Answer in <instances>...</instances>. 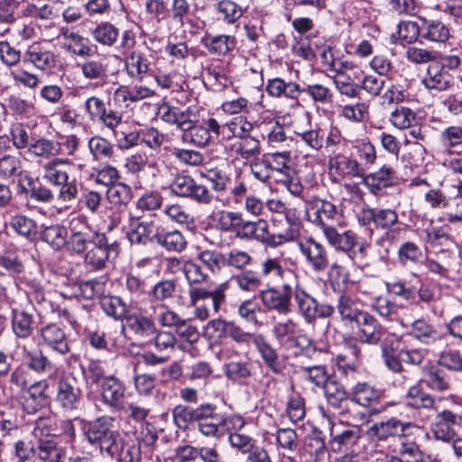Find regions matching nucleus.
<instances>
[{"mask_svg": "<svg viewBox=\"0 0 462 462\" xmlns=\"http://www.w3.org/2000/svg\"><path fill=\"white\" fill-rule=\"evenodd\" d=\"M297 246L306 264L312 271L321 273L329 267V254L323 243L312 236H307L299 239Z\"/></svg>", "mask_w": 462, "mask_h": 462, "instance_id": "nucleus-6", "label": "nucleus"}, {"mask_svg": "<svg viewBox=\"0 0 462 462\" xmlns=\"http://www.w3.org/2000/svg\"><path fill=\"white\" fill-rule=\"evenodd\" d=\"M217 14L226 24H234L243 15L241 6L231 0H220L216 6Z\"/></svg>", "mask_w": 462, "mask_h": 462, "instance_id": "nucleus-53", "label": "nucleus"}, {"mask_svg": "<svg viewBox=\"0 0 462 462\" xmlns=\"http://www.w3.org/2000/svg\"><path fill=\"white\" fill-rule=\"evenodd\" d=\"M67 236V229L60 225L47 226L42 233V239L55 250H59L66 245Z\"/></svg>", "mask_w": 462, "mask_h": 462, "instance_id": "nucleus-54", "label": "nucleus"}, {"mask_svg": "<svg viewBox=\"0 0 462 462\" xmlns=\"http://www.w3.org/2000/svg\"><path fill=\"white\" fill-rule=\"evenodd\" d=\"M328 174L336 183L342 181L346 178H362L365 175V170L356 160L346 154L332 150L328 163Z\"/></svg>", "mask_w": 462, "mask_h": 462, "instance_id": "nucleus-7", "label": "nucleus"}, {"mask_svg": "<svg viewBox=\"0 0 462 462\" xmlns=\"http://www.w3.org/2000/svg\"><path fill=\"white\" fill-rule=\"evenodd\" d=\"M399 340L400 337L397 334L389 332L385 329V334L379 342L384 364L394 373H401L403 371L402 365H401L400 359L395 355Z\"/></svg>", "mask_w": 462, "mask_h": 462, "instance_id": "nucleus-28", "label": "nucleus"}, {"mask_svg": "<svg viewBox=\"0 0 462 462\" xmlns=\"http://www.w3.org/2000/svg\"><path fill=\"white\" fill-rule=\"evenodd\" d=\"M461 417L451 411L444 410L436 415L431 431L436 439L448 442L456 436L455 426L459 424Z\"/></svg>", "mask_w": 462, "mask_h": 462, "instance_id": "nucleus-20", "label": "nucleus"}, {"mask_svg": "<svg viewBox=\"0 0 462 462\" xmlns=\"http://www.w3.org/2000/svg\"><path fill=\"white\" fill-rule=\"evenodd\" d=\"M197 258L208 268L212 273H219L223 265L226 263L225 255L215 250L200 251Z\"/></svg>", "mask_w": 462, "mask_h": 462, "instance_id": "nucleus-61", "label": "nucleus"}, {"mask_svg": "<svg viewBox=\"0 0 462 462\" xmlns=\"http://www.w3.org/2000/svg\"><path fill=\"white\" fill-rule=\"evenodd\" d=\"M290 162L289 152H274L265 154L263 158V163L272 171H276L285 175L291 171L288 165Z\"/></svg>", "mask_w": 462, "mask_h": 462, "instance_id": "nucleus-55", "label": "nucleus"}, {"mask_svg": "<svg viewBox=\"0 0 462 462\" xmlns=\"http://www.w3.org/2000/svg\"><path fill=\"white\" fill-rule=\"evenodd\" d=\"M396 172L393 168L383 165L377 171L364 175L363 183L369 189V190L376 194L383 188L390 187L395 180Z\"/></svg>", "mask_w": 462, "mask_h": 462, "instance_id": "nucleus-33", "label": "nucleus"}, {"mask_svg": "<svg viewBox=\"0 0 462 462\" xmlns=\"http://www.w3.org/2000/svg\"><path fill=\"white\" fill-rule=\"evenodd\" d=\"M83 434L89 445L97 448L102 456L114 457L120 449V434L115 427V420L102 416L88 422Z\"/></svg>", "mask_w": 462, "mask_h": 462, "instance_id": "nucleus-2", "label": "nucleus"}, {"mask_svg": "<svg viewBox=\"0 0 462 462\" xmlns=\"http://www.w3.org/2000/svg\"><path fill=\"white\" fill-rule=\"evenodd\" d=\"M253 343L259 353L266 367L273 374H279L282 371V365L277 350L268 342L266 337L258 334L254 337Z\"/></svg>", "mask_w": 462, "mask_h": 462, "instance_id": "nucleus-30", "label": "nucleus"}, {"mask_svg": "<svg viewBox=\"0 0 462 462\" xmlns=\"http://www.w3.org/2000/svg\"><path fill=\"white\" fill-rule=\"evenodd\" d=\"M232 281L244 291L253 292L262 286V280L259 274L254 271H245L232 276Z\"/></svg>", "mask_w": 462, "mask_h": 462, "instance_id": "nucleus-59", "label": "nucleus"}, {"mask_svg": "<svg viewBox=\"0 0 462 462\" xmlns=\"http://www.w3.org/2000/svg\"><path fill=\"white\" fill-rule=\"evenodd\" d=\"M291 297L292 289L288 283H284L281 289L272 287L259 292L263 306L280 315H288L291 312Z\"/></svg>", "mask_w": 462, "mask_h": 462, "instance_id": "nucleus-11", "label": "nucleus"}, {"mask_svg": "<svg viewBox=\"0 0 462 462\" xmlns=\"http://www.w3.org/2000/svg\"><path fill=\"white\" fill-rule=\"evenodd\" d=\"M84 111L91 121H99L106 128H114L120 122V113L107 110L105 102L96 96L86 99Z\"/></svg>", "mask_w": 462, "mask_h": 462, "instance_id": "nucleus-16", "label": "nucleus"}, {"mask_svg": "<svg viewBox=\"0 0 462 462\" xmlns=\"http://www.w3.org/2000/svg\"><path fill=\"white\" fill-rule=\"evenodd\" d=\"M253 129V125L244 116H236L224 125H219L217 136L224 140L240 139Z\"/></svg>", "mask_w": 462, "mask_h": 462, "instance_id": "nucleus-39", "label": "nucleus"}, {"mask_svg": "<svg viewBox=\"0 0 462 462\" xmlns=\"http://www.w3.org/2000/svg\"><path fill=\"white\" fill-rule=\"evenodd\" d=\"M217 408L211 403L200 404L196 408L184 405H177L172 411L173 420L179 428L186 429L189 423L206 421L208 420H218Z\"/></svg>", "mask_w": 462, "mask_h": 462, "instance_id": "nucleus-9", "label": "nucleus"}, {"mask_svg": "<svg viewBox=\"0 0 462 462\" xmlns=\"http://www.w3.org/2000/svg\"><path fill=\"white\" fill-rule=\"evenodd\" d=\"M226 376L231 381L242 382L254 374V366L250 359L230 361L224 365Z\"/></svg>", "mask_w": 462, "mask_h": 462, "instance_id": "nucleus-47", "label": "nucleus"}, {"mask_svg": "<svg viewBox=\"0 0 462 462\" xmlns=\"http://www.w3.org/2000/svg\"><path fill=\"white\" fill-rule=\"evenodd\" d=\"M72 162L69 159L54 158L42 165L43 179L58 186L59 199L71 201L78 196V188L74 180H69V169Z\"/></svg>", "mask_w": 462, "mask_h": 462, "instance_id": "nucleus-3", "label": "nucleus"}, {"mask_svg": "<svg viewBox=\"0 0 462 462\" xmlns=\"http://www.w3.org/2000/svg\"><path fill=\"white\" fill-rule=\"evenodd\" d=\"M125 393L124 383L115 376H106L100 385L102 402L110 408H119Z\"/></svg>", "mask_w": 462, "mask_h": 462, "instance_id": "nucleus-26", "label": "nucleus"}, {"mask_svg": "<svg viewBox=\"0 0 462 462\" xmlns=\"http://www.w3.org/2000/svg\"><path fill=\"white\" fill-rule=\"evenodd\" d=\"M400 458L405 462H423L424 454L415 441L402 439L398 447Z\"/></svg>", "mask_w": 462, "mask_h": 462, "instance_id": "nucleus-64", "label": "nucleus"}, {"mask_svg": "<svg viewBox=\"0 0 462 462\" xmlns=\"http://www.w3.org/2000/svg\"><path fill=\"white\" fill-rule=\"evenodd\" d=\"M60 36L63 37L65 41L62 48L68 52L79 57L90 56L92 48L88 44V39L70 31L68 27L58 29L57 38Z\"/></svg>", "mask_w": 462, "mask_h": 462, "instance_id": "nucleus-27", "label": "nucleus"}, {"mask_svg": "<svg viewBox=\"0 0 462 462\" xmlns=\"http://www.w3.org/2000/svg\"><path fill=\"white\" fill-rule=\"evenodd\" d=\"M82 76L88 80H96L105 83L108 76L107 59L104 56H96L86 59L78 64Z\"/></svg>", "mask_w": 462, "mask_h": 462, "instance_id": "nucleus-29", "label": "nucleus"}, {"mask_svg": "<svg viewBox=\"0 0 462 462\" xmlns=\"http://www.w3.org/2000/svg\"><path fill=\"white\" fill-rule=\"evenodd\" d=\"M341 424H333L330 429V449L333 452H341L355 446L361 438V429L358 426H346L342 430Z\"/></svg>", "mask_w": 462, "mask_h": 462, "instance_id": "nucleus-22", "label": "nucleus"}, {"mask_svg": "<svg viewBox=\"0 0 462 462\" xmlns=\"http://www.w3.org/2000/svg\"><path fill=\"white\" fill-rule=\"evenodd\" d=\"M156 243L169 252L177 253L184 250L187 245L186 239L180 232L177 230L165 231L162 227Z\"/></svg>", "mask_w": 462, "mask_h": 462, "instance_id": "nucleus-50", "label": "nucleus"}, {"mask_svg": "<svg viewBox=\"0 0 462 462\" xmlns=\"http://www.w3.org/2000/svg\"><path fill=\"white\" fill-rule=\"evenodd\" d=\"M56 401L66 411H76L82 403L79 382L74 376H64L58 381Z\"/></svg>", "mask_w": 462, "mask_h": 462, "instance_id": "nucleus-12", "label": "nucleus"}, {"mask_svg": "<svg viewBox=\"0 0 462 462\" xmlns=\"http://www.w3.org/2000/svg\"><path fill=\"white\" fill-rule=\"evenodd\" d=\"M47 388V382L42 380L32 383L29 388L20 392L19 401L27 413H35L45 404Z\"/></svg>", "mask_w": 462, "mask_h": 462, "instance_id": "nucleus-23", "label": "nucleus"}, {"mask_svg": "<svg viewBox=\"0 0 462 462\" xmlns=\"http://www.w3.org/2000/svg\"><path fill=\"white\" fill-rule=\"evenodd\" d=\"M88 148L96 160L110 159L114 154V148L110 142L98 135L88 140Z\"/></svg>", "mask_w": 462, "mask_h": 462, "instance_id": "nucleus-60", "label": "nucleus"}, {"mask_svg": "<svg viewBox=\"0 0 462 462\" xmlns=\"http://www.w3.org/2000/svg\"><path fill=\"white\" fill-rule=\"evenodd\" d=\"M219 124L214 117L202 119L200 124L193 123L190 129L181 134V140L185 143H192L199 147L207 146L213 137H218Z\"/></svg>", "mask_w": 462, "mask_h": 462, "instance_id": "nucleus-15", "label": "nucleus"}, {"mask_svg": "<svg viewBox=\"0 0 462 462\" xmlns=\"http://www.w3.org/2000/svg\"><path fill=\"white\" fill-rule=\"evenodd\" d=\"M120 149H129L134 146L138 141V133L131 130L129 126L122 122V115L120 114V122L114 128H109Z\"/></svg>", "mask_w": 462, "mask_h": 462, "instance_id": "nucleus-51", "label": "nucleus"}, {"mask_svg": "<svg viewBox=\"0 0 462 462\" xmlns=\"http://www.w3.org/2000/svg\"><path fill=\"white\" fill-rule=\"evenodd\" d=\"M170 188L175 195L191 199L199 204L209 205L214 199V195L206 186L198 184L189 175H177Z\"/></svg>", "mask_w": 462, "mask_h": 462, "instance_id": "nucleus-8", "label": "nucleus"}, {"mask_svg": "<svg viewBox=\"0 0 462 462\" xmlns=\"http://www.w3.org/2000/svg\"><path fill=\"white\" fill-rule=\"evenodd\" d=\"M125 68L127 75L135 80L142 81L149 74V62L144 55L134 51L125 59Z\"/></svg>", "mask_w": 462, "mask_h": 462, "instance_id": "nucleus-38", "label": "nucleus"}, {"mask_svg": "<svg viewBox=\"0 0 462 462\" xmlns=\"http://www.w3.org/2000/svg\"><path fill=\"white\" fill-rule=\"evenodd\" d=\"M423 382L436 392H445L450 388V382L445 372L434 365H426L423 368Z\"/></svg>", "mask_w": 462, "mask_h": 462, "instance_id": "nucleus-43", "label": "nucleus"}, {"mask_svg": "<svg viewBox=\"0 0 462 462\" xmlns=\"http://www.w3.org/2000/svg\"><path fill=\"white\" fill-rule=\"evenodd\" d=\"M337 310L340 319L346 325H356L368 312L359 306V300L352 298L347 293H341L337 299Z\"/></svg>", "mask_w": 462, "mask_h": 462, "instance_id": "nucleus-25", "label": "nucleus"}, {"mask_svg": "<svg viewBox=\"0 0 462 462\" xmlns=\"http://www.w3.org/2000/svg\"><path fill=\"white\" fill-rule=\"evenodd\" d=\"M232 150L245 160L256 159L262 151L260 141L249 134L236 140L232 144Z\"/></svg>", "mask_w": 462, "mask_h": 462, "instance_id": "nucleus-45", "label": "nucleus"}, {"mask_svg": "<svg viewBox=\"0 0 462 462\" xmlns=\"http://www.w3.org/2000/svg\"><path fill=\"white\" fill-rule=\"evenodd\" d=\"M41 342L52 351L66 355L70 351L64 330L57 324L51 323L40 330Z\"/></svg>", "mask_w": 462, "mask_h": 462, "instance_id": "nucleus-24", "label": "nucleus"}, {"mask_svg": "<svg viewBox=\"0 0 462 462\" xmlns=\"http://www.w3.org/2000/svg\"><path fill=\"white\" fill-rule=\"evenodd\" d=\"M162 226L154 217L146 218H130L127 238L132 245H147L157 242Z\"/></svg>", "mask_w": 462, "mask_h": 462, "instance_id": "nucleus-10", "label": "nucleus"}, {"mask_svg": "<svg viewBox=\"0 0 462 462\" xmlns=\"http://www.w3.org/2000/svg\"><path fill=\"white\" fill-rule=\"evenodd\" d=\"M183 273L189 285V306L194 308V317L201 321L210 317L209 308L205 303L206 300H211L214 314L219 313L223 305L226 304L230 282H223L212 290L200 286L208 280V275L198 263L191 261L184 262Z\"/></svg>", "mask_w": 462, "mask_h": 462, "instance_id": "nucleus-1", "label": "nucleus"}, {"mask_svg": "<svg viewBox=\"0 0 462 462\" xmlns=\"http://www.w3.org/2000/svg\"><path fill=\"white\" fill-rule=\"evenodd\" d=\"M177 290V282L172 279H163L156 282L151 291L152 299L163 302L174 297Z\"/></svg>", "mask_w": 462, "mask_h": 462, "instance_id": "nucleus-57", "label": "nucleus"}, {"mask_svg": "<svg viewBox=\"0 0 462 462\" xmlns=\"http://www.w3.org/2000/svg\"><path fill=\"white\" fill-rule=\"evenodd\" d=\"M58 315L60 318L66 319L77 332L85 329L90 319V310L83 304L60 309Z\"/></svg>", "mask_w": 462, "mask_h": 462, "instance_id": "nucleus-35", "label": "nucleus"}, {"mask_svg": "<svg viewBox=\"0 0 462 462\" xmlns=\"http://www.w3.org/2000/svg\"><path fill=\"white\" fill-rule=\"evenodd\" d=\"M299 314L307 323H313L318 318L327 319L333 315L335 308L331 304H319L302 287L297 286L293 292Z\"/></svg>", "mask_w": 462, "mask_h": 462, "instance_id": "nucleus-4", "label": "nucleus"}, {"mask_svg": "<svg viewBox=\"0 0 462 462\" xmlns=\"http://www.w3.org/2000/svg\"><path fill=\"white\" fill-rule=\"evenodd\" d=\"M316 211L313 217L310 215V220L323 231L321 224L334 225L337 223L339 227H345L346 222L343 218L342 210L337 208L333 203L324 199H316L313 201Z\"/></svg>", "mask_w": 462, "mask_h": 462, "instance_id": "nucleus-17", "label": "nucleus"}, {"mask_svg": "<svg viewBox=\"0 0 462 462\" xmlns=\"http://www.w3.org/2000/svg\"><path fill=\"white\" fill-rule=\"evenodd\" d=\"M442 209L445 210L440 219L445 226L462 224V199L456 197L451 198V202Z\"/></svg>", "mask_w": 462, "mask_h": 462, "instance_id": "nucleus-62", "label": "nucleus"}, {"mask_svg": "<svg viewBox=\"0 0 462 462\" xmlns=\"http://www.w3.org/2000/svg\"><path fill=\"white\" fill-rule=\"evenodd\" d=\"M425 27L422 31V37L434 42H445L448 40L450 33L448 28L438 20H424Z\"/></svg>", "mask_w": 462, "mask_h": 462, "instance_id": "nucleus-52", "label": "nucleus"}, {"mask_svg": "<svg viewBox=\"0 0 462 462\" xmlns=\"http://www.w3.org/2000/svg\"><path fill=\"white\" fill-rule=\"evenodd\" d=\"M268 224L265 220L245 221L243 216L236 230V236L241 239H257L259 241L267 240Z\"/></svg>", "mask_w": 462, "mask_h": 462, "instance_id": "nucleus-37", "label": "nucleus"}, {"mask_svg": "<svg viewBox=\"0 0 462 462\" xmlns=\"http://www.w3.org/2000/svg\"><path fill=\"white\" fill-rule=\"evenodd\" d=\"M23 162L21 155L7 154L0 158V178L10 179L22 174Z\"/></svg>", "mask_w": 462, "mask_h": 462, "instance_id": "nucleus-56", "label": "nucleus"}, {"mask_svg": "<svg viewBox=\"0 0 462 462\" xmlns=\"http://www.w3.org/2000/svg\"><path fill=\"white\" fill-rule=\"evenodd\" d=\"M127 328L139 338L150 339L156 333L154 319L141 312H134L125 317Z\"/></svg>", "mask_w": 462, "mask_h": 462, "instance_id": "nucleus-31", "label": "nucleus"}, {"mask_svg": "<svg viewBox=\"0 0 462 462\" xmlns=\"http://www.w3.org/2000/svg\"><path fill=\"white\" fill-rule=\"evenodd\" d=\"M323 389L327 402L330 407L336 410H344L346 407L349 394L339 382L330 380Z\"/></svg>", "mask_w": 462, "mask_h": 462, "instance_id": "nucleus-44", "label": "nucleus"}, {"mask_svg": "<svg viewBox=\"0 0 462 462\" xmlns=\"http://www.w3.org/2000/svg\"><path fill=\"white\" fill-rule=\"evenodd\" d=\"M405 403L414 409H432L435 405L433 397L424 392L420 386L413 385L409 388L405 395Z\"/></svg>", "mask_w": 462, "mask_h": 462, "instance_id": "nucleus-49", "label": "nucleus"}, {"mask_svg": "<svg viewBox=\"0 0 462 462\" xmlns=\"http://www.w3.org/2000/svg\"><path fill=\"white\" fill-rule=\"evenodd\" d=\"M420 428L411 421H402L395 417L386 420L374 422L371 425L366 433L371 439L385 441L391 438H404L413 433V430H420Z\"/></svg>", "mask_w": 462, "mask_h": 462, "instance_id": "nucleus-5", "label": "nucleus"}, {"mask_svg": "<svg viewBox=\"0 0 462 462\" xmlns=\"http://www.w3.org/2000/svg\"><path fill=\"white\" fill-rule=\"evenodd\" d=\"M159 115L162 121L176 125L182 134L187 133L190 129L196 117L190 108L181 110L167 103H163L159 107Z\"/></svg>", "mask_w": 462, "mask_h": 462, "instance_id": "nucleus-18", "label": "nucleus"}, {"mask_svg": "<svg viewBox=\"0 0 462 462\" xmlns=\"http://www.w3.org/2000/svg\"><path fill=\"white\" fill-rule=\"evenodd\" d=\"M321 224L325 238L336 250L349 254L358 245L357 236L353 230L339 232L334 225Z\"/></svg>", "mask_w": 462, "mask_h": 462, "instance_id": "nucleus-21", "label": "nucleus"}, {"mask_svg": "<svg viewBox=\"0 0 462 462\" xmlns=\"http://www.w3.org/2000/svg\"><path fill=\"white\" fill-rule=\"evenodd\" d=\"M389 120L395 128L408 129L416 121V114L411 108L401 106L392 111Z\"/></svg>", "mask_w": 462, "mask_h": 462, "instance_id": "nucleus-58", "label": "nucleus"}, {"mask_svg": "<svg viewBox=\"0 0 462 462\" xmlns=\"http://www.w3.org/2000/svg\"><path fill=\"white\" fill-rule=\"evenodd\" d=\"M266 92L273 97H284L290 99H297L301 93V88L296 82H285L282 79L275 78L268 81Z\"/></svg>", "mask_w": 462, "mask_h": 462, "instance_id": "nucleus-41", "label": "nucleus"}, {"mask_svg": "<svg viewBox=\"0 0 462 462\" xmlns=\"http://www.w3.org/2000/svg\"><path fill=\"white\" fill-rule=\"evenodd\" d=\"M381 392L367 383H356L351 392V401L364 407H368L379 401Z\"/></svg>", "mask_w": 462, "mask_h": 462, "instance_id": "nucleus-46", "label": "nucleus"}, {"mask_svg": "<svg viewBox=\"0 0 462 462\" xmlns=\"http://www.w3.org/2000/svg\"><path fill=\"white\" fill-rule=\"evenodd\" d=\"M12 329L16 337L28 338L33 332L32 315L23 310H13Z\"/></svg>", "mask_w": 462, "mask_h": 462, "instance_id": "nucleus-48", "label": "nucleus"}, {"mask_svg": "<svg viewBox=\"0 0 462 462\" xmlns=\"http://www.w3.org/2000/svg\"><path fill=\"white\" fill-rule=\"evenodd\" d=\"M411 335L423 344L434 343L443 337L436 327L424 319H418L411 323Z\"/></svg>", "mask_w": 462, "mask_h": 462, "instance_id": "nucleus-42", "label": "nucleus"}, {"mask_svg": "<svg viewBox=\"0 0 462 462\" xmlns=\"http://www.w3.org/2000/svg\"><path fill=\"white\" fill-rule=\"evenodd\" d=\"M202 43L209 53L225 56L236 48V38L231 35H206L202 39Z\"/></svg>", "mask_w": 462, "mask_h": 462, "instance_id": "nucleus-40", "label": "nucleus"}, {"mask_svg": "<svg viewBox=\"0 0 462 462\" xmlns=\"http://www.w3.org/2000/svg\"><path fill=\"white\" fill-rule=\"evenodd\" d=\"M22 363L31 370L42 374L52 369V364L41 349L27 345L20 346Z\"/></svg>", "mask_w": 462, "mask_h": 462, "instance_id": "nucleus-32", "label": "nucleus"}, {"mask_svg": "<svg viewBox=\"0 0 462 462\" xmlns=\"http://www.w3.org/2000/svg\"><path fill=\"white\" fill-rule=\"evenodd\" d=\"M112 253L116 255L118 254V244L116 242L109 244L104 233H97L93 247L85 255V263L94 270H102Z\"/></svg>", "mask_w": 462, "mask_h": 462, "instance_id": "nucleus-13", "label": "nucleus"}, {"mask_svg": "<svg viewBox=\"0 0 462 462\" xmlns=\"http://www.w3.org/2000/svg\"><path fill=\"white\" fill-rule=\"evenodd\" d=\"M70 236L66 243L68 248L75 254L84 253L90 243L94 244L95 232H92L83 217H77L69 222Z\"/></svg>", "mask_w": 462, "mask_h": 462, "instance_id": "nucleus-14", "label": "nucleus"}, {"mask_svg": "<svg viewBox=\"0 0 462 462\" xmlns=\"http://www.w3.org/2000/svg\"><path fill=\"white\" fill-rule=\"evenodd\" d=\"M23 62L32 64L35 68L46 70L55 63L53 52L37 43L30 45L23 55Z\"/></svg>", "mask_w": 462, "mask_h": 462, "instance_id": "nucleus-34", "label": "nucleus"}, {"mask_svg": "<svg viewBox=\"0 0 462 462\" xmlns=\"http://www.w3.org/2000/svg\"><path fill=\"white\" fill-rule=\"evenodd\" d=\"M42 462H60V451L53 439L40 440L34 450Z\"/></svg>", "mask_w": 462, "mask_h": 462, "instance_id": "nucleus-63", "label": "nucleus"}, {"mask_svg": "<svg viewBox=\"0 0 462 462\" xmlns=\"http://www.w3.org/2000/svg\"><path fill=\"white\" fill-rule=\"evenodd\" d=\"M355 326L357 328L356 336L359 341L371 346L379 344L386 329L374 316L369 312Z\"/></svg>", "mask_w": 462, "mask_h": 462, "instance_id": "nucleus-19", "label": "nucleus"}, {"mask_svg": "<svg viewBox=\"0 0 462 462\" xmlns=\"http://www.w3.org/2000/svg\"><path fill=\"white\" fill-rule=\"evenodd\" d=\"M423 84L428 89L445 91L451 87V77L439 63H432L427 69Z\"/></svg>", "mask_w": 462, "mask_h": 462, "instance_id": "nucleus-36", "label": "nucleus"}]
</instances>
